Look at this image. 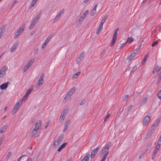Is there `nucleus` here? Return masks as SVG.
Here are the masks:
<instances>
[{"label":"nucleus","instance_id":"obj_1","mask_svg":"<svg viewBox=\"0 0 161 161\" xmlns=\"http://www.w3.org/2000/svg\"><path fill=\"white\" fill-rule=\"evenodd\" d=\"M26 24H23L22 25L18 30L14 36V39H16L22 33L25 27Z\"/></svg>","mask_w":161,"mask_h":161},{"label":"nucleus","instance_id":"obj_2","mask_svg":"<svg viewBox=\"0 0 161 161\" xmlns=\"http://www.w3.org/2000/svg\"><path fill=\"white\" fill-rule=\"evenodd\" d=\"M45 75L44 74H42L36 84V88H39L44 83L43 78H44Z\"/></svg>","mask_w":161,"mask_h":161},{"label":"nucleus","instance_id":"obj_3","mask_svg":"<svg viewBox=\"0 0 161 161\" xmlns=\"http://www.w3.org/2000/svg\"><path fill=\"white\" fill-rule=\"evenodd\" d=\"M119 28H117L114 31L113 36L111 42L110 46L111 47L113 46L117 38V32L119 31Z\"/></svg>","mask_w":161,"mask_h":161},{"label":"nucleus","instance_id":"obj_4","mask_svg":"<svg viewBox=\"0 0 161 161\" xmlns=\"http://www.w3.org/2000/svg\"><path fill=\"white\" fill-rule=\"evenodd\" d=\"M22 103V102L21 101H18L17 102L12 110L11 113L12 114H14L16 112L18 109L21 105Z\"/></svg>","mask_w":161,"mask_h":161},{"label":"nucleus","instance_id":"obj_5","mask_svg":"<svg viewBox=\"0 0 161 161\" xmlns=\"http://www.w3.org/2000/svg\"><path fill=\"white\" fill-rule=\"evenodd\" d=\"M63 139V136H60L58 139L55 141L53 144L55 147H57L61 143Z\"/></svg>","mask_w":161,"mask_h":161},{"label":"nucleus","instance_id":"obj_6","mask_svg":"<svg viewBox=\"0 0 161 161\" xmlns=\"http://www.w3.org/2000/svg\"><path fill=\"white\" fill-rule=\"evenodd\" d=\"M34 59H31L27 64L24 67L23 69V71L24 72L27 69H28L33 64L34 62Z\"/></svg>","mask_w":161,"mask_h":161},{"label":"nucleus","instance_id":"obj_7","mask_svg":"<svg viewBox=\"0 0 161 161\" xmlns=\"http://www.w3.org/2000/svg\"><path fill=\"white\" fill-rule=\"evenodd\" d=\"M85 55V53L83 52L81 53L79 56V57L76 59V62L77 63L79 64L81 61L83 60Z\"/></svg>","mask_w":161,"mask_h":161},{"label":"nucleus","instance_id":"obj_8","mask_svg":"<svg viewBox=\"0 0 161 161\" xmlns=\"http://www.w3.org/2000/svg\"><path fill=\"white\" fill-rule=\"evenodd\" d=\"M111 145V143L110 142H108L107 144H106L105 147H104L101 151V154L104 153L106 152L107 153L108 149L110 147Z\"/></svg>","mask_w":161,"mask_h":161},{"label":"nucleus","instance_id":"obj_9","mask_svg":"<svg viewBox=\"0 0 161 161\" xmlns=\"http://www.w3.org/2000/svg\"><path fill=\"white\" fill-rule=\"evenodd\" d=\"M7 69V67L6 66H3L1 68L0 70V77H2L5 75Z\"/></svg>","mask_w":161,"mask_h":161},{"label":"nucleus","instance_id":"obj_10","mask_svg":"<svg viewBox=\"0 0 161 161\" xmlns=\"http://www.w3.org/2000/svg\"><path fill=\"white\" fill-rule=\"evenodd\" d=\"M100 147L98 146L96 148L93 149L91 152V158H93L95 156L96 154L99 151V150L100 148Z\"/></svg>","mask_w":161,"mask_h":161},{"label":"nucleus","instance_id":"obj_11","mask_svg":"<svg viewBox=\"0 0 161 161\" xmlns=\"http://www.w3.org/2000/svg\"><path fill=\"white\" fill-rule=\"evenodd\" d=\"M150 120V118L149 116H145L142 121L143 124L145 125H146L149 123Z\"/></svg>","mask_w":161,"mask_h":161},{"label":"nucleus","instance_id":"obj_12","mask_svg":"<svg viewBox=\"0 0 161 161\" xmlns=\"http://www.w3.org/2000/svg\"><path fill=\"white\" fill-rule=\"evenodd\" d=\"M32 88H30L26 92L25 94L22 98V101H25L28 97L29 95L32 91Z\"/></svg>","mask_w":161,"mask_h":161},{"label":"nucleus","instance_id":"obj_13","mask_svg":"<svg viewBox=\"0 0 161 161\" xmlns=\"http://www.w3.org/2000/svg\"><path fill=\"white\" fill-rule=\"evenodd\" d=\"M161 119V118H159L155 122L153 125L151 127L152 130H154L157 126Z\"/></svg>","mask_w":161,"mask_h":161},{"label":"nucleus","instance_id":"obj_14","mask_svg":"<svg viewBox=\"0 0 161 161\" xmlns=\"http://www.w3.org/2000/svg\"><path fill=\"white\" fill-rule=\"evenodd\" d=\"M41 124L42 120L40 119L36 123L35 125V128H34L38 130L41 127Z\"/></svg>","mask_w":161,"mask_h":161},{"label":"nucleus","instance_id":"obj_15","mask_svg":"<svg viewBox=\"0 0 161 161\" xmlns=\"http://www.w3.org/2000/svg\"><path fill=\"white\" fill-rule=\"evenodd\" d=\"M19 46V43L18 42L15 43L11 47V52L14 51Z\"/></svg>","mask_w":161,"mask_h":161},{"label":"nucleus","instance_id":"obj_16","mask_svg":"<svg viewBox=\"0 0 161 161\" xmlns=\"http://www.w3.org/2000/svg\"><path fill=\"white\" fill-rule=\"evenodd\" d=\"M97 6V5L96 4L95 5L94 7L92 9V10L91 11L90 14L91 15L93 16L96 13V8Z\"/></svg>","mask_w":161,"mask_h":161},{"label":"nucleus","instance_id":"obj_17","mask_svg":"<svg viewBox=\"0 0 161 161\" xmlns=\"http://www.w3.org/2000/svg\"><path fill=\"white\" fill-rule=\"evenodd\" d=\"M40 16L41 15L40 14V13L37 14V15L33 19L32 22L36 24L38 21Z\"/></svg>","mask_w":161,"mask_h":161},{"label":"nucleus","instance_id":"obj_18","mask_svg":"<svg viewBox=\"0 0 161 161\" xmlns=\"http://www.w3.org/2000/svg\"><path fill=\"white\" fill-rule=\"evenodd\" d=\"M8 82H6L5 83L3 84L0 86V88L2 90L5 89L8 87Z\"/></svg>","mask_w":161,"mask_h":161},{"label":"nucleus","instance_id":"obj_19","mask_svg":"<svg viewBox=\"0 0 161 161\" xmlns=\"http://www.w3.org/2000/svg\"><path fill=\"white\" fill-rule=\"evenodd\" d=\"M153 131V130H152V129L149 130L145 136V138L146 139H148L150 138L152 135Z\"/></svg>","mask_w":161,"mask_h":161},{"label":"nucleus","instance_id":"obj_20","mask_svg":"<svg viewBox=\"0 0 161 161\" xmlns=\"http://www.w3.org/2000/svg\"><path fill=\"white\" fill-rule=\"evenodd\" d=\"M75 87L72 88L68 91L67 93L71 96L72 95L73 93L75 92Z\"/></svg>","mask_w":161,"mask_h":161},{"label":"nucleus","instance_id":"obj_21","mask_svg":"<svg viewBox=\"0 0 161 161\" xmlns=\"http://www.w3.org/2000/svg\"><path fill=\"white\" fill-rule=\"evenodd\" d=\"M7 127V125H4L3 126L0 130V133L2 134L6 130Z\"/></svg>","mask_w":161,"mask_h":161},{"label":"nucleus","instance_id":"obj_22","mask_svg":"<svg viewBox=\"0 0 161 161\" xmlns=\"http://www.w3.org/2000/svg\"><path fill=\"white\" fill-rule=\"evenodd\" d=\"M69 122V120L68 121H66L65 123L64 127L63 129V131L64 132L66 130L68 129V123Z\"/></svg>","mask_w":161,"mask_h":161},{"label":"nucleus","instance_id":"obj_23","mask_svg":"<svg viewBox=\"0 0 161 161\" xmlns=\"http://www.w3.org/2000/svg\"><path fill=\"white\" fill-rule=\"evenodd\" d=\"M147 100V98L146 97H144L143 98L141 101L140 103V105L142 106L145 104Z\"/></svg>","mask_w":161,"mask_h":161},{"label":"nucleus","instance_id":"obj_24","mask_svg":"<svg viewBox=\"0 0 161 161\" xmlns=\"http://www.w3.org/2000/svg\"><path fill=\"white\" fill-rule=\"evenodd\" d=\"M103 29V26L101 25H99V26H98V27L97 29V30L96 31V34L98 35H99L101 31H102V29Z\"/></svg>","mask_w":161,"mask_h":161},{"label":"nucleus","instance_id":"obj_25","mask_svg":"<svg viewBox=\"0 0 161 161\" xmlns=\"http://www.w3.org/2000/svg\"><path fill=\"white\" fill-rule=\"evenodd\" d=\"M38 130H36V129L34 128V129L32 130V132L31 134V136L32 137H33L35 136Z\"/></svg>","mask_w":161,"mask_h":161},{"label":"nucleus","instance_id":"obj_26","mask_svg":"<svg viewBox=\"0 0 161 161\" xmlns=\"http://www.w3.org/2000/svg\"><path fill=\"white\" fill-rule=\"evenodd\" d=\"M160 69V67L158 65H156L153 71V73H155L156 72L158 71Z\"/></svg>","mask_w":161,"mask_h":161},{"label":"nucleus","instance_id":"obj_27","mask_svg":"<svg viewBox=\"0 0 161 161\" xmlns=\"http://www.w3.org/2000/svg\"><path fill=\"white\" fill-rule=\"evenodd\" d=\"M67 144V143H64V144H63L58 149V152L60 151L63 148H64V147H65V146Z\"/></svg>","mask_w":161,"mask_h":161},{"label":"nucleus","instance_id":"obj_28","mask_svg":"<svg viewBox=\"0 0 161 161\" xmlns=\"http://www.w3.org/2000/svg\"><path fill=\"white\" fill-rule=\"evenodd\" d=\"M90 158V156L89 154L85 156L84 158L82 159L80 161H89Z\"/></svg>","mask_w":161,"mask_h":161},{"label":"nucleus","instance_id":"obj_29","mask_svg":"<svg viewBox=\"0 0 161 161\" xmlns=\"http://www.w3.org/2000/svg\"><path fill=\"white\" fill-rule=\"evenodd\" d=\"M85 18L83 16H82V15H81L79 18L78 19V22L80 23H81L83 21V20Z\"/></svg>","mask_w":161,"mask_h":161},{"label":"nucleus","instance_id":"obj_30","mask_svg":"<svg viewBox=\"0 0 161 161\" xmlns=\"http://www.w3.org/2000/svg\"><path fill=\"white\" fill-rule=\"evenodd\" d=\"M4 29V27L3 26H2L0 28V38L3 35V30Z\"/></svg>","mask_w":161,"mask_h":161},{"label":"nucleus","instance_id":"obj_31","mask_svg":"<svg viewBox=\"0 0 161 161\" xmlns=\"http://www.w3.org/2000/svg\"><path fill=\"white\" fill-rule=\"evenodd\" d=\"M161 145V142L160 141H158L157 144L156 146V147L155 148L158 150L159 149L160 146Z\"/></svg>","mask_w":161,"mask_h":161},{"label":"nucleus","instance_id":"obj_32","mask_svg":"<svg viewBox=\"0 0 161 161\" xmlns=\"http://www.w3.org/2000/svg\"><path fill=\"white\" fill-rule=\"evenodd\" d=\"M108 153L109 152H108L107 153H105L101 161H105L108 157Z\"/></svg>","mask_w":161,"mask_h":161},{"label":"nucleus","instance_id":"obj_33","mask_svg":"<svg viewBox=\"0 0 161 161\" xmlns=\"http://www.w3.org/2000/svg\"><path fill=\"white\" fill-rule=\"evenodd\" d=\"M38 0H32L31 5L30 8H31L36 3Z\"/></svg>","mask_w":161,"mask_h":161},{"label":"nucleus","instance_id":"obj_34","mask_svg":"<svg viewBox=\"0 0 161 161\" xmlns=\"http://www.w3.org/2000/svg\"><path fill=\"white\" fill-rule=\"evenodd\" d=\"M71 96L68 93H67L66 95L65 96V97L64 98V99L65 100L68 101L69 100L71 97Z\"/></svg>","mask_w":161,"mask_h":161},{"label":"nucleus","instance_id":"obj_35","mask_svg":"<svg viewBox=\"0 0 161 161\" xmlns=\"http://www.w3.org/2000/svg\"><path fill=\"white\" fill-rule=\"evenodd\" d=\"M60 17L58 15H57L53 19V23H55L60 18Z\"/></svg>","mask_w":161,"mask_h":161},{"label":"nucleus","instance_id":"obj_36","mask_svg":"<svg viewBox=\"0 0 161 161\" xmlns=\"http://www.w3.org/2000/svg\"><path fill=\"white\" fill-rule=\"evenodd\" d=\"M67 113V110H64L62 112L61 115L62 116L65 117Z\"/></svg>","mask_w":161,"mask_h":161},{"label":"nucleus","instance_id":"obj_37","mask_svg":"<svg viewBox=\"0 0 161 161\" xmlns=\"http://www.w3.org/2000/svg\"><path fill=\"white\" fill-rule=\"evenodd\" d=\"M161 72H160L159 75H158V77L157 78V84L159 83L161 81Z\"/></svg>","mask_w":161,"mask_h":161},{"label":"nucleus","instance_id":"obj_38","mask_svg":"<svg viewBox=\"0 0 161 161\" xmlns=\"http://www.w3.org/2000/svg\"><path fill=\"white\" fill-rule=\"evenodd\" d=\"M64 12V9H62L58 13V14H57L60 17H61V15L63 14Z\"/></svg>","mask_w":161,"mask_h":161},{"label":"nucleus","instance_id":"obj_39","mask_svg":"<svg viewBox=\"0 0 161 161\" xmlns=\"http://www.w3.org/2000/svg\"><path fill=\"white\" fill-rule=\"evenodd\" d=\"M133 38L132 37H130V38H128L126 42L130 43L131 42H133Z\"/></svg>","mask_w":161,"mask_h":161},{"label":"nucleus","instance_id":"obj_40","mask_svg":"<svg viewBox=\"0 0 161 161\" xmlns=\"http://www.w3.org/2000/svg\"><path fill=\"white\" fill-rule=\"evenodd\" d=\"M148 54H147V55H146L144 58L143 59V60H142V64H143L146 61V59H147V58L148 57Z\"/></svg>","mask_w":161,"mask_h":161},{"label":"nucleus","instance_id":"obj_41","mask_svg":"<svg viewBox=\"0 0 161 161\" xmlns=\"http://www.w3.org/2000/svg\"><path fill=\"white\" fill-rule=\"evenodd\" d=\"M35 23L31 21V25L29 26V28L30 29H32L35 25Z\"/></svg>","mask_w":161,"mask_h":161},{"label":"nucleus","instance_id":"obj_42","mask_svg":"<svg viewBox=\"0 0 161 161\" xmlns=\"http://www.w3.org/2000/svg\"><path fill=\"white\" fill-rule=\"evenodd\" d=\"M52 37V36H49L47 39L46 40V41L45 42L47 44L49 42V41L51 39V37Z\"/></svg>","mask_w":161,"mask_h":161},{"label":"nucleus","instance_id":"obj_43","mask_svg":"<svg viewBox=\"0 0 161 161\" xmlns=\"http://www.w3.org/2000/svg\"><path fill=\"white\" fill-rule=\"evenodd\" d=\"M88 13L89 11L88 10H86L81 15H82V16H83L85 17H86L87 15L88 14Z\"/></svg>","mask_w":161,"mask_h":161},{"label":"nucleus","instance_id":"obj_44","mask_svg":"<svg viewBox=\"0 0 161 161\" xmlns=\"http://www.w3.org/2000/svg\"><path fill=\"white\" fill-rule=\"evenodd\" d=\"M129 97V95H125L124 97L123 100L124 101H127Z\"/></svg>","mask_w":161,"mask_h":161},{"label":"nucleus","instance_id":"obj_45","mask_svg":"<svg viewBox=\"0 0 161 161\" xmlns=\"http://www.w3.org/2000/svg\"><path fill=\"white\" fill-rule=\"evenodd\" d=\"M110 115L108 114L106 117L104 118V122H105L108 120V118L110 116Z\"/></svg>","mask_w":161,"mask_h":161},{"label":"nucleus","instance_id":"obj_46","mask_svg":"<svg viewBox=\"0 0 161 161\" xmlns=\"http://www.w3.org/2000/svg\"><path fill=\"white\" fill-rule=\"evenodd\" d=\"M158 96L159 99H161V90L158 93Z\"/></svg>","mask_w":161,"mask_h":161},{"label":"nucleus","instance_id":"obj_47","mask_svg":"<svg viewBox=\"0 0 161 161\" xmlns=\"http://www.w3.org/2000/svg\"><path fill=\"white\" fill-rule=\"evenodd\" d=\"M146 151H144L143 153H141L140 154V155L139 156V158L140 159L143 156L144 154L146 153Z\"/></svg>","mask_w":161,"mask_h":161},{"label":"nucleus","instance_id":"obj_48","mask_svg":"<svg viewBox=\"0 0 161 161\" xmlns=\"http://www.w3.org/2000/svg\"><path fill=\"white\" fill-rule=\"evenodd\" d=\"M38 50H39L38 48H36L34 50V55L38 53Z\"/></svg>","mask_w":161,"mask_h":161},{"label":"nucleus","instance_id":"obj_49","mask_svg":"<svg viewBox=\"0 0 161 161\" xmlns=\"http://www.w3.org/2000/svg\"><path fill=\"white\" fill-rule=\"evenodd\" d=\"M134 58H133V57H132L131 55L130 56H128L127 58V60H129V61H130L132 59H133Z\"/></svg>","mask_w":161,"mask_h":161},{"label":"nucleus","instance_id":"obj_50","mask_svg":"<svg viewBox=\"0 0 161 161\" xmlns=\"http://www.w3.org/2000/svg\"><path fill=\"white\" fill-rule=\"evenodd\" d=\"M85 102V100L84 99H83L82 100V101L80 102V104L81 105H83V104H84Z\"/></svg>","mask_w":161,"mask_h":161},{"label":"nucleus","instance_id":"obj_51","mask_svg":"<svg viewBox=\"0 0 161 161\" xmlns=\"http://www.w3.org/2000/svg\"><path fill=\"white\" fill-rule=\"evenodd\" d=\"M132 107V105H130L127 108V110L128 111H130L131 110Z\"/></svg>","mask_w":161,"mask_h":161},{"label":"nucleus","instance_id":"obj_52","mask_svg":"<svg viewBox=\"0 0 161 161\" xmlns=\"http://www.w3.org/2000/svg\"><path fill=\"white\" fill-rule=\"evenodd\" d=\"M137 69V68L136 66L134 67L133 68H132V69L131 70V72H133L135 71H136Z\"/></svg>","mask_w":161,"mask_h":161},{"label":"nucleus","instance_id":"obj_53","mask_svg":"<svg viewBox=\"0 0 161 161\" xmlns=\"http://www.w3.org/2000/svg\"><path fill=\"white\" fill-rule=\"evenodd\" d=\"M158 44V42L156 41L154 42L152 44V47H154Z\"/></svg>","mask_w":161,"mask_h":161},{"label":"nucleus","instance_id":"obj_54","mask_svg":"<svg viewBox=\"0 0 161 161\" xmlns=\"http://www.w3.org/2000/svg\"><path fill=\"white\" fill-rule=\"evenodd\" d=\"M65 117L64 116H62L61 115L59 119V120L63 121Z\"/></svg>","mask_w":161,"mask_h":161},{"label":"nucleus","instance_id":"obj_55","mask_svg":"<svg viewBox=\"0 0 161 161\" xmlns=\"http://www.w3.org/2000/svg\"><path fill=\"white\" fill-rule=\"evenodd\" d=\"M65 117L64 116H62L61 115L59 119V120L63 121Z\"/></svg>","mask_w":161,"mask_h":161},{"label":"nucleus","instance_id":"obj_56","mask_svg":"<svg viewBox=\"0 0 161 161\" xmlns=\"http://www.w3.org/2000/svg\"><path fill=\"white\" fill-rule=\"evenodd\" d=\"M106 21H105L104 19H102L101 21V23L100 24V25L103 26V24Z\"/></svg>","mask_w":161,"mask_h":161},{"label":"nucleus","instance_id":"obj_57","mask_svg":"<svg viewBox=\"0 0 161 161\" xmlns=\"http://www.w3.org/2000/svg\"><path fill=\"white\" fill-rule=\"evenodd\" d=\"M126 42H125V43H123L121 44L120 47H119V48L121 49V48H122L123 47H124L126 44Z\"/></svg>","mask_w":161,"mask_h":161},{"label":"nucleus","instance_id":"obj_58","mask_svg":"<svg viewBox=\"0 0 161 161\" xmlns=\"http://www.w3.org/2000/svg\"><path fill=\"white\" fill-rule=\"evenodd\" d=\"M50 121L49 120H48L47 124V125L45 126V128H46L50 124Z\"/></svg>","mask_w":161,"mask_h":161},{"label":"nucleus","instance_id":"obj_59","mask_svg":"<svg viewBox=\"0 0 161 161\" xmlns=\"http://www.w3.org/2000/svg\"><path fill=\"white\" fill-rule=\"evenodd\" d=\"M36 117H35L33 119L31 120V122L32 123H34L35 122L36 120Z\"/></svg>","mask_w":161,"mask_h":161},{"label":"nucleus","instance_id":"obj_60","mask_svg":"<svg viewBox=\"0 0 161 161\" xmlns=\"http://www.w3.org/2000/svg\"><path fill=\"white\" fill-rule=\"evenodd\" d=\"M47 44L44 42L42 46V48H44L46 46Z\"/></svg>","mask_w":161,"mask_h":161},{"label":"nucleus","instance_id":"obj_61","mask_svg":"<svg viewBox=\"0 0 161 161\" xmlns=\"http://www.w3.org/2000/svg\"><path fill=\"white\" fill-rule=\"evenodd\" d=\"M78 77L75 74H74L72 77V79L74 80Z\"/></svg>","mask_w":161,"mask_h":161},{"label":"nucleus","instance_id":"obj_62","mask_svg":"<svg viewBox=\"0 0 161 161\" xmlns=\"http://www.w3.org/2000/svg\"><path fill=\"white\" fill-rule=\"evenodd\" d=\"M156 156V154H154L153 153L152 156V159L153 160L155 158Z\"/></svg>","mask_w":161,"mask_h":161},{"label":"nucleus","instance_id":"obj_63","mask_svg":"<svg viewBox=\"0 0 161 161\" xmlns=\"http://www.w3.org/2000/svg\"><path fill=\"white\" fill-rule=\"evenodd\" d=\"M158 150L157 149L155 148H154V149L153 151V153H154V154H156V153L158 152Z\"/></svg>","mask_w":161,"mask_h":161},{"label":"nucleus","instance_id":"obj_64","mask_svg":"<svg viewBox=\"0 0 161 161\" xmlns=\"http://www.w3.org/2000/svg\"><path fill=\"white\" fill-rule=\"evenodd\" d=\"M136 55V54L135 53L133 52L131 53V56L132 57H133V58H134V57Z\"/></svg>","mask_w":161,"mask_h":161}]
</instances>
